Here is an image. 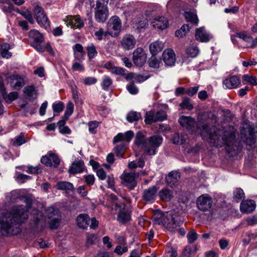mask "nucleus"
Here are the masks:
<instances>
[{"label": "nucleus", "instance_id": "obj_1", "mask_svg": "<svg viewBox=\"0 0 257 257\" xmlns=\"http://www.w3.org/2000/svg\"><path fill=\"white\" fill-rule=\"evenodd\" d=\"M27 207L19 205L15 207L11 211L2 214L0 217V232L2 235H15L20 232V224L28 218L27 211L30 207L32 200L25 198Z\"/></svg>", "mask_w": 257, "mask_h": 257}, {"label": "nucleus", "instance_id": "obj_2", "mask_svg": "<svg viewBox=\"0 0 257 257\" xmlns=\"http://www.w3.org/2000/svg\"><path fill=\"white\" fill-rule=\"evenodd\" d=\"M197 129L200 131L201 136L206 134V137L212 145L218 147L224 145L234 150L233 146L235 142V130L233 127L228 126L216 130L215 127L210 128L207 123H199Z\"/></svg>", "mask_w": 257, "mask_h": 257}, {"label": "nucleus", "instance_id": "obj_3", "mask_svg": "<svg viewBox=\"0 0 257 257\" xmlns=\"http://www.w3.org/2000/svg\"><path fill=\"white\" fill-rule=\"evenodd\" d=\"M163 142V138L158 135H154L145 138L142 133L138 132L136 136L135 144L141 148L146 155L152 156L156 154L158 148Z\"/></svg>", "mask_w": 257, "mask_h": 257}, {"label": "nucleus", "instance_id": "obj_4", "mask_svg": "<svg viewBox=\"0 0 257 257\" xmlns=\"http://www.w3.org/2000/svg\"><path fill=\"white\" fill-rule=\"evenodd\" d=\"M36 225L41 224L42 226L47 222L50 228L56 229L59 225L60 218L59 210L53 207H49L45 211L46 216L44 217L42 212L37 209H33L31 212Z\"/></svg>", "mask_w": 257, "mask_h": 257}, {"label": "nucleus", "instance_id": "obj_5", "mask_svg": "<svg viewBox=\"0 0 257 257\" xmlns=\"http://www.w3.org/2000/svg\"><path fill=\"white\" fill-rule=\"evenodd\" d=\"M154 221L156 224H163L166 229L171 232L177 230L178 227L182 223L180 217L173 212L156 214L154 217Z\"/></svg>", "mask_w": 257, "mask_h": 257}, {"label": "nucleus", "instance_id": "obj_6", "mask_svg": "<svg viewBox=\"0 0 257 257\" xmlns=\"http://www.w3.org/2000/svg\"><path fill=\"white\" fill-rule=\"evenodd\" d=\"M33 14L37 22L41 27L45 29L50 27V22L42 7L36 6L33 10Z\"/></svg>", "mask_w": 257, "mask_h": 257}, {"label": "nucleus", "instance_id": "obj_7", "mask_svg": "<svg viewBox=\"0 0 257 257\" xmlns=\"http://www.w3.org/2000/svg\"><path fill=\"white\" fill-rule=\"evenodd\" d=\"M30 38L32 40V46L40 52L45 51V48L41 45L44 41L43 35L36 30H31L29 34Z\"/></svg>", "mask_w": 257, "mask_h": 257}, {"label": "nucleus", "instance_id": "obj_8", "mask_svg": "<svg viewBox=\"0 0 257 257\" xmlns=\"http://www.w3.org/2000/svg\"><path fill=\"white\" fill-rule=\"evenodd\" d=\"M136 174L134 172H124L121 176L123 186L127 187L130 190H133L137 186L136 180Z\"/></svg>", "mask_w": 257, "mask_h": 257}, {"label": "nucleus", "instance_id": "obj_9", "mask_svg": "<svg viewBox=\"0 0 257 257\" xmlns=\"http://www.w3.org/2000/svg\"><path fill=\"white\" fill-rule=\"evenodd\" d=\"M121 23L120 19L117 16H113L108 21L107 24V28L109 33L117 36L120 32Z\"/></svg>", "mask_w": 257, "mask_h": 257}, {"label": "nucleus", "instance_id": "obj_10", "mask_svg": "<svg viewBox=\"0 0 257 257\" xmlns=\"http://www.w3.org/2000/svg\"><path fill=\"white\" fill-rule=\"evenodd\" d=\"M133 60L138 67H142L146 63L147 54L142 48H138L134 51Z\"/></svg>", "mask_w": 257, "mask_h": 257}, {"label": "nucleus", "instance_id": "obj_11", "mask_svg": "<svg viewBox=\"0 0 257 257\" xmlns=\"http://www.w3.org/2000/svg\"><path fill=\"white\" fill-rule=\"evenodd\" d=\"M212 198L207 194H204L199 196L197 200L198 208L201 211L208 210L212 206Z\"/></svg>", "mask_w": 257, "mask_h": 257}, {"label": "nucleus", "instance_id": "obj_12", "mask_svg": "<svg viewBox=\"0 0 257 257\" xmlns=\"http://www.w3.org/2000/svg\"><path fill=\"white\" fill-rule=\"evenodd\" d=\"M42 164L48 167L57 168L60 163L59 157L54 153H49L45 156H43L41 159Z\"/></svg>", "mask_w": 257, "mask_h": 257}, {"label": "nucleus", "instance_id": "obj_13", "mask_svg": "<svg viewBox=\"0 0 257 257\" xmlns=\"http://www.w3.org/2000/svg\"><path fill=\"white\" fill-rule=\"evenodd\" d=\"M241 138L242 141L249 146H251L255 142V134L253 128L248 127L241 131Z\"/></svg>", "mask_w": 257, "mask_h": 257}, {"label": "nucleus", "instance_id": "obj_14", "mask_svg": "<svg viewBox=\"0 0 257 257\" xmlns=\"http://www.w3.org/2000/svg\"><path fill=\"white\" fill-rule=\"evenodd\" d=\"M137 43L136 39L130 34L125 35L120 41V46L125 51H128L133 49Z\"/></svg>", "mask_w": 257, "mask_h": 257}, {"label": "nucleus", "instance_id": "obj_15", "mask_svg": "<svg viewBox=\"0 0 257 257\" xmlns=\"http://www.w3.org/2000/svg\"><path fill=\"white\" fill-rule=\"evenodd\" d=\"M151 24L155 29L163 30L168 27L169 22L164 17L157 16L152 21Z\"/></svg>", "mask_w": 257, "mask_h": 257}, {"label": "nucleus", "instance_id": "obj_16", "mask_svg": "<svg viewBox=\"0 0 257 257\" xmlns=\"http://www.w3.org/2000/svg\"><path fill=\"white\" fill-rule=\"evenodd\" d=\"M162 59L166 65L171 66L175 63L176 55L172 49H167L162 54Z\"/></svg>", "mask_w": 257, "mask_h": 257}, {"label": "nucleus", "instance_id": "obj_17", "mask_svg": "<svg viewBox=\"0 0 257 257\" xmlns=\"http://www.w3.org/2000/svg\"><path fill=\"white\" fill-rule=\"evenodd\" d=\"M7 82L11 87L16 89H20L25 84L24 79L17 75L8 77Z\"/></svg>", "mask_w": 257, "mask_h": 257}, {"label": "nucleus", "instance_id": "obj_18", "mask_svg": "<svg viewBox=\"0 0 257 257\" xmlns=\"http://www.w3.org/2000/svg\"><path fill=\"white\" fill-rule=\"evenodd\" d=\"M65 22L68 26L73 28H81L83 27L84 23L79 16L66 17Z\"/></svg>", "mask_w": 257, "mask_h": 257}, {"label": "nucleus", "instance_id": "obj_19", "mask_svg": "<svg viewBox=\"0 0 257 257\" xmlns=\"http://www.w3.org/2000/svg\"><path fill=\"white\" fill-rule=\"evenodd\" d=\"M95 19L99 23L104 22L108 17L107 6L95 8Z\"/></svg>", "mask_w": 257, "mask_h": 257}, {"label": "nucleus", "instance_id": "obj_20", "mask_svg": "<svg viewBox=\"0 0 257 257\" xmlns=\"http://www.w3.org/2000/svg\"><path fill=\"white\" fill-rule=\"evenodd\" d=\"M179 122L182 126L186 127L192 133L194 132L193 128L194 127L195 120L193 118L189 116H182L179 119Z\"/></svg>", "mask_w": 257, "mask_h": 257}, {"label": "nucleus", "instance_id": "obj_21", "mask_svg": "<svg viewBox=\"0 0 257 257\" xmlns=\"http://www.w3.org/2000/svg\"><path fill=\"white\" fill-rule=\"evenodd\" d=\"M85 169L84 164L81 161H75L73 162L68 169V172L70 174H76L82 173Z\"/></svg>", "mask_w": 257, "mask_h": 257}, {"label": "nucleus", "instance_id": "obj_22", "mask_svg": "<svg viewBox=\"0 0 257 257\" xmlns=\"http://www.w3.org/2000/svg\"><path fill=\"white\" fill-rule=\"evenodd\" d=\"M134 136L132 131H127L125 134L119 133L114 137L113 140L114 144L119 142H124L126 144L130 142Z\"/></svg>", "mask_w": 257, "mask_h": 257}, {"label": "nucleus", "instance_id": "obj_23", "mask_svg": "<svg viewBox=\"0 0 257 257\" xmlns=\"http://www.w3.org/2000/svg\"><path fill=\"white\" fill-rule=\"evenodd\" d=\"M23 92L25 97L30 101H33L37 98V91L33 85L25 87Z\"/></svg>", "mask_w": 257, "mask_h": 257}, {"label": "nucleus", "instance_id": "obj_24", "mask_svg": "<svg viewBox=\"0 0 257 257\" xmlns=\"http://www.w3.org/2000/svg\"><path fill=\"white\" fill-rule=\"evenodd\" d=\"M256 207L254 201L252 200H246L243 201L240 206V210L244 213H249L253 211Z\"/></svg>", "mask_w": 257, "mask_h": 257}, {"label": "nucleus", "instance_id": "obj_25", "mask_svg": "<svg viewBox=\"0 0 257 257\" xmlns=\"http://www.w3.org/2000/svg\"><path fill=\"white\" fill-rule=\"evenodd\" d=\"M240 83V79L237 76H232L230 77L225 79L223 84L226 88L232 89L237 87Z\"/></svg>", "mask_w": 257, "mask_h": 257}, {"label": "nucleus", "instance_id": "obj_26", "mask_svg": "<svg viewBox=\"0 0 257 257\" xmlns=\"http://www.w3.org/2000/svg\"><path fill=\"white\" fill-rule=\"evenodd\" d=\"M157 191V189L155 186L145 189L143 192V199L146 201H153L156 197Z\"/></svg>", "mask_w": 257, "mask_h": 257}, {"label": "nucleus", "instance_id": "obj_27", "mask_svg": "<svg viewBox=\"0 0 257 257\" xmlns=\"http://www.w3.org/2000/svg\"><path fill=\"white\" fill-rule=\"evenodd\" d=\"M0 91L3 98L8 103H10L12 101L16 99L18 97V93L17 92H12L9 94H7L5 90L3 83L0 82Z\"/></svg>", "mask_w": 257, "mask_h": 257}, {"label": "nucleus", "instance_id": "obj_28", "mask_svg": "<svg viewBox=\"0 0 257 257\" xmlns=\"http://www.w3.org/2000/svg\"><path fill=\"white\" fill-rule=\"evenodd\" d=\"M90 217L86 214H80L76 218V222L79 228L85 229L89 226Z\"/></svg>", "mask_w": 257, "mask_h": 257}, {"label": "nucleus", "instance_id": "obj_29", "mask_svg": "<svg viewBox=\"0 0 257 257\" xmlns=\"http://www.w3.org/2000/svg\"><path fill=\"white\" fill-rule=\"evenodd\" d=\"M164 47V43L162 42L156 41L150 44L149 49L152 55L155 56L161 52Z\"/></svg>", "mask_w": 257, "mask_h": 257}, {"label": "nucleus", "instance_id": "obj_30", "mask_svg": "<svg viewBox=\"0 0 257 257\" xmlns=\"http://www.w3.org/2000/svg\"><path fill=\"white\" fill-rule=\"evenodd\" d=\"M179 179V173L176 171H172L166 177V182L168 186L172 187L175 185Z\"/></svg>", "mask_w": 257, "mask_h": 257}, {"label": "nucleus", "instance_id": "obj_31", "mask_svg": "<svg viewBox=\"0 0 257 257\" xmlns=\"http://www.w3.org/2000/svg\"><path fill=\"white\" fill-rule=\"evenodd\" d=\"M195 38L197 40L201 42H208L210 40L209 35L201 28L196 30Z\"/></svg>", "mask_w": 257, "mask_h": 257}, {"label": "nucleus", "instance_id": "obj_32", "mask_svg": "<svg viewBox=\"0 0 257 257\" xmlns=\"http://www.w3.org/2000/svg\"><path fill=\"white\" fill-rule=\"evenodd\" d=\"M104 67L108 70H109L111 73L113 74H121L124 75L125 74V69L123 68L116 67L114 66L110 62L106 63Z\"/></svg>", "mask_w": 257, "mask_h": 257}, {"label": "nucleus", "instance_id": "obj_33", "mask_svg": "<svg viewBox=\"0 0 257 257\" xmlns=\"http://www.w3.org/2000/svg\"><path fill=\"white\" fill-rule=\"evenodd\" d=\"M159 195L162 200L168 201L173 198L174 193L171 190L167 188H164L159 192Z\"/></svg>", "mask_w": 257, "mask_h": 257}, {"label": "nucleus", "instance_id": "obj_34", "mask_svg": "<svg viewBox=\"0 0 257 257\" xmlns=\"http://www.w3.org/2000/svg\"><path fill=\"white\" fill-rule=\"evenodd\" d=\"M184 15L187 22L195 26L198 25L199 20L195 13L185 12Z\"/></svg>", "mask_w": 257, "mask_h": 257}, {"label": "nucleus", "instance_id": "obj_35", "mask_svg": "<svg viewBox=\"0 0 257 257\" xmlns=\"http://www.w3.org/2000/svg\"><path fill=\"white\" fill-rule=\"evenodd\" d=\"M130 219L131 215L130 213L125 209L121 210L118 212L117 220L119 222L123 224L128 221Z\"/></svg>", "mask_w": 257, "mask_h": 257}, {"label": "nucleus", "instance_id": "obj_36", "mask_svg": "<svg viewBox=\"0 0 257 257\" xmlns=\"http://www.w3.org/2000/svg\"><path fill=\"white\" fill-rule=\"evenodd\" d=\"M57 189L66 191H73L74 187L72 183L66 181L59 182L57 184Z\"/></svg>", "mask_w": 257, "mask_h": 257}, {"label": "nucleus", "instance_id": "obj_37", "mask_svg": "<svg viewBox=\"0 0 257 257\" xmlns=\"http://www.w3.org/2000/svg\"><path fill=\"white\" fill-rule=\"evenodd\" d=\"M126 118L128 122H133L141 119V115L140 112L132 111L127 113Z\"/></svg>", "mask_w": 257, "mask_h": 257}, {"label": "nucleus", "instance_id": "obj_38", "mask_svg": "<svg viewBox=\"0 0 257 257\" xmlns=\"http://www.w3.org/2000/svg\"><path fill=\"white\" fill-rule=\"evenodd\" d=\"M108 0H88L91 8H97L107 6Z\"/></svg>", "mask_w": 257, "mask_h": 257}, {"label": "nucleus", "instance_id": "obj_39", "mask_svg": "<svg viewBox=\"0 0 257 257\" xmlns=\"http://www.w3.org/2000/svg\"><path fill=\"white\" fill-rule=\"evenodd\" d=\"M26 142L24 135L21 133L19 136L16 137L11 141L12 145L14 146H20Z\"/></svg>", "mask_w": 257, "mask_h": 257}, {"label": "nucleus", "instance_id": "obj_40", "mask_svg": "<svg viewBox=\"0 0 257 257\" xmlns=\"http://www.w3.org/2000/svg\"><path fill=\"white\" fill-rule=\"evenodd\" d=\"M126 144L124 142L117 145L114 148V151L117 156L122 157V156L125 151Z\"/></svg>", "mask_w": 257, "mask_h": 257}, {"label": "nucleus", "instance_id": "obj_41", "mask_svg": "<svg viewBox=\"0 0 257 257\" xmlns=\"http://www.w3.org/2000/svg\"><path fill=\"white\" fill-rule=\"evenodd\" d=\"M189 31V26L187 24H184L179 30H177L175 32V36L179 38H182L185 36Z\"/></svg>", "mask_w": 257, "mask_h": 257}, {"label": "nucleus", "instance_id": "obj_42", "mask_svg": "<svg viewBox=\"0 0 257 257\" xmlns=\"http://www.w3.org/2000/svg\"><path fill=\"white\" fill-rule=\"evenodd\" d=\"M87 55L89 59L93 58L97 54L96 47L92 43H90L86 47Z\"/></svg>", "mask_w": 257, "mask_h": 257}, {"label": "nucleus", "instance_id": "obj_43", "mask_svg": "<svg viewBox=\"0 0 257 257\" xmlns=\"http://www.w3.org/2000/svg\"><path fill=\"white\" fill-rule=\"evenodd\" d=\"M10 49V45L7 43H5L1 46V54L3 58H9L12 54L8 51Z\"/></svg>", "mask_w": 257, "mask_h": 257}, {"label": "nucleus", "instance_id": "obj_44", "mask_svg": "<svg viewBox=\"0 0 257 257\" xmlns=\"http://www.w3.org/2000/svg\"><path fill=\"white\" fill-rule=\"evenodd\" d=\"M199 50L197 46H191L189 47L186 50L187 54L192 57H196L199 54Z\"/></svg>", "mask_w": 257, "mask_h": 257}, {"label": "nucleus", "instance_id": "obj_45", "mask_svg": "<svg viewBox=\"0 0 257 257\" xmlns=\"http://www.w3.org/2000/svg\"><path fill=\"white\" fill-rule=\"evenodd\" d=\"M145 121L147 124L156 122L155 113L153 111L146 112Z\"/></svg>", "mask_w": 257, "mask_h": 257}, {"label": "nucleus", "instance_id": "obj_46", "mask_svg": "<svg viewBox=\"0 0 257 257\" xmlns=\"http://www.w3.org/2000/svg\"><path fill=\"white\" fill-rule=\"evenodd\" d=\"M112 80L108 76H105L101 83L102 88L104 90H108V87L112 84Z\"/></svg>", "mask_w": 257, "mask_h": 257}, {"label": "nucleus", "instance_id": "obj_47", "mask_svg": "<svg viewBox=\"0 0 257 257\" xmlns=\"http://www.w3.org/2000/svg\"><path fill=\"white\" fill-rule=\"evenodd\" d=\"M244 196V193L242 189L240 188H237L233 194L234 200L238 202L241 199L243 198Z\"/></svg>", "mask_w": 257, "mask_h": 257}, {"label": "nucleus", "instance_id": "obj_48", "mask_svg": "<svg viewBox=\"0 0 257 257\" xmlns=\"http://www.w3.org/2000/svg\"><path fill=\"white\" fill-rule=\"evenodd\" d=\"M162 64L161 62L153 56L149 60V66L153 68H158L160 64Z\"/></svg>", "mask_w": 257, "mask_h": 257}, {"label": "nucleus", "instance_id": "obj_49", "mask_svg": "<svg viewBox=\"0 0 257 257\" xmlns=\"http://www.w3.org/2000/svg\"><path fill=\"white\" fill-rule=\"evenodd\" d=\"M145 164L143 159L140 158L138 161H132L128 164V167L130 169H135L137 167L142 168Z\"/></svg>", "mask_w": 257, "mask_h": 257}, {"label": "nucleus", "instance_id": "obj_50", "mask_svg": "<svg viewBox=\"0 0 257 257\" xmlns=\"http://www.w3.org/2000/svg\"><path fill=\"white\" fill-rule=\"evenodd\" d=\"M180 106L182 108L187 109L188 110H191L193 108V105L190 103V99L188 97H185L183 99Z\"/></svg>", "mask_w": 257, "mask_h": 257}, {"label": "nucleus", "instance_id": "obj_51", "mask_svg": "<svg viewBox=\"0 0 257 257\" xmlns=\"http://www.w3.org/2000/svg\"><path fill=\"white\" fill-rule=\"evenodd\" d=\"M64 105L63 102L61 101H59L57 103H54L52 105L53 110L54 112V116L57 115L58 114H55L56 113H60L64 109Z\"/></svg>", "mask_w": 257, "mask_h": 257}, {"label": "nucleus", "instance_id": "obj_52", "mask_svg": "<svg viewBox=\"0 0 257 257\" xmlns=\"http://www.w3.org/2000/svg\"><path fill=\"white\" fill-rule=\"evenodd\" d=\"M242 79L244 81H246L252 85H257V79L255 76L249 75H244L243 76Z\"/></svg>", "mask_w": 257, "mask_h": 257}, {"label": "nucleus", "instance_id": "obj_53", "mask_svg": "<svg viewBox=\"0 0 257 257\" xmlns=\"http://www.w3.org/2000/svg\"><path fill=\"white\" fill-rule=\"evenodd\" d=\"M74 109V105L71 101H69L67 104L66 109L64 113L65 118H68L72 114Z\"/></svg>", "mask_w": 257, "mask_h": 257}, {"label": "nucleus", "instance_id": "obj_54", "mask_svg": "<svg viewBox=\"0 0 257 257\" xmlns=\"http://www.w3.org/2000/svg\"><path fill=\"white\" fill-rule=\"evenodd\" d=\"M156 121H163L167 118V114L165 111L160 110L155 113Z\"/></svg>", "mask_w": 257, "mask_h": 257}, {"label": "nucleus", "instance_id": "obj_55", "mask_svg": "<svg viewBox=\"0 0 257 257\" xmlns=\"http://www.w3.org/2000/svg\"><path fill=\"white\" fill-rule=\"evenodd\" d=\"M197 234L194 230L189 231L187 235L189 243H193L197 238Z\"/></svg>", "mask_w": 257, "mask_h": 257}, {"label": "nucleus", "instance_id": "obj_56", "mask_svg": "<svg viewBox=\"0 0 257 257\" xmlns=\"http://www.w3.org/2000/svg\"><path fill=\"white\" fill-rule=\"evenodd\" d=\"M98 126V122L96 121H92L88 123L89 131L91 134L96 133L95 130Z\"/></svg>", "mask_w": 257, "mask_h": 257}, {"label": "nucleus", "instance_id": "obj_57", "mask_svg": "<svg viewBox=\"0 0 257 257\" xmlns=\"http://www.w3.org/2000/svg\"><path fill=\"white\" fill-rule=\"evenodd\" d=\"M126 89L132 94H136L138 92V88L134 85V83H131L126 86Z\"/></svg>", "mask_w": 257, "mask_h": 257}, {"label": "nucleus", "instance_id": "obj_58", "mask_svg": "<svg viewBox=\"0 0 257 257\" xmlns=\"http://www.w3.org/2000/svg\"><path fill=\"white\" fill-rule=\"evenodd\" d=\"M97 238V236L94 234L87 233L86 244L89 245L93 244Z\"/></svg>", "mask_w": 257, "mask_h": 257}, {"label": "nucleus", "instance_id": "obj_59", "mask_svg": "<svg viewBox=\"0 0 257 257\" xmlns=\"http://www.w3.org/2000/svg\"><path fill=\"white\" fill-rule=\"evenodd\" d=\"M127 250L128 248L126 246L122 247L120 245H117L114 249V252L118 255H121L127 251Z\"/></svg>", "mask_w": 257, "mask_h": 257}, {"label": "nucleus", "instance_id": "obj_60", "mask_svg": "<svg viewBox=\"0 0 257 257\" xmlns=\"http://www.w3.org/2000/svg\"><path fill=\"white\" fill-rule=\"evenodd\" d=\"M236 36L242 39L244 41L250 42L251 41L252 38L249 35H246L244 33H239L236 34Z\"/></svg>", "mask_w": 257, "mask_h": 257}, {"label": "nucleus", "instance_id": "obj_61", "mask_svg": "<svg viewBox=\"0 0 257 257\" xmlns=\"http://www.w3.org/2000/svg\"><path fill=\"white\" fill-rule=\"evenodd\" d=\"M199 89L198 86L189 87L186 91V93L190 96H193L198 91Z\"/></svg>", "mask_w": 257, "mask_h": 257}, {"label": "nucleus", "instance_id": "obj_62", "mask_svg": "<svg viewBox=\"0 0 257 257\" xmlns=\"http://www.w3.org/2000/svg\"><path fill=\"white\" fill-rule=\"evenodd\" d=\"M173 143L176 144H182L185 140L182 138V136L179 134H176L173 137Z\"/></svg>", "mask_w": 257, "mask_h": 257}, {"label": "nucleus", "instance_id": "obj_63", "mask_svg": "<svg viewBox=\"0 0 257 257\" xmlns=\"http://www.w3.org/2000/svg\"><path fill=\"white\" fill-rule=\"evenodd\" d=\"M28 173L30 174H39L42 172L41 169L38 167L30 166L28 168Z\"/></svg>", "mask_w": 257, "mask_h": 257}, {"label": "nucleus", "instance_id": "obj_64", "mask_svg": "<svg viewBox=\"0 0 257 257\" xmlns=\"http://www.w3.org/2000/svg\"><path fill=\"white\" fill-rule=\"evenodd\" d=\"M84 179L86 184L91 186L94 183L95 178L93 175H88L84 176Z\"/></svg>", "mask_w": 257, "mask_h": 257}]
</instances>
